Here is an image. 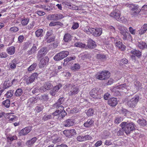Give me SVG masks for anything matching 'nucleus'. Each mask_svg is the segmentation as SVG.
I'll return each instance as SVG.
<instances>
[{"label":"nucleus","mask_w":147,"mask_h":147,"mask_svg":"<svg viewBox=\"0 0 147 147\" xmlns=\"http://www.w3.org/2000/svg\"><path fill=\"white\" fill-rule=\"evenodd\" d=\"M84 141L90 140L92 139V137L89 135H86L84 136Z\"/></svg>","instance_id":"obj_61"},{"label":"nucleus","mask_w":147,"mask_h":147,"mask_svg":"<svg viewBox=\"0 0 147 147\" xmlns=\"http://www.w3.org/2000/svg\"><path fill=\"white\" fill-rule=\"evenodd\" d=\"M124 123L125 133L127 134H129L131 131L135 130V125L133 122L127 123L125 122H122Z\"/></svg>","instance_id":"obj_3"},{"label":"nucleus","mask_w":147,"mask_h":147,"mask_svg":"<svg viewBox=\"0 0 147 147\" xmlns=\"http://www.w3.org/2000/svg\"><path fill=\"white\" fill-rule=\"evenodd\" d=\"M138 123L141 126H145L147 124L146 120L144 119H139L138 121Z\"/></svg>","instance_id":"obj_35"},{"label":"nucleus","mask_w":147,"mask_h":147,"mask_svg":"<svg viewBox=\"0 0 147 147\" xmlns=\"http://www.w3.org/2000/svg\"><path fill=\"white\" fill-rule=\"evenodd\" d=\"M37 46L38 45L37 44H33L31 49L28 51V54L29 55H31L34 53L37 49Z\"/></svg>","instance_id":"obj_25"},{"label":"nucleus","mask_w":147,"mask_h":147,"mask_svg":"<svg viewBox=\"0 0 147 147\" xmlns=\"http://www.w3.org/2000/svg\"><path fill=\"white\" fill-rule=\"evenodd\" d=\"M3 88L6 89L11 86V84H9V83L7 82H5L3 84Z\"/></svg>","instance_id":"obj_58"},{"label":"nucleus","mask_w":147,"mask_h":147,"mask_svg":"<svg viewBox=\"0 0 147 147\" xmlns=\"http://www.w3.org/2000/svg\"><path fill=\"white\" fill-rule=\"evenodd\" d=\"M131 53L138 57H140L142 55L141 52L135 49L132 50L131 51Z\"/></svg>","instance_id":"obj_24"},{"label":"nucleus","mask_w":147,"mask_h":147,"mask_svg":"<svg viewBox=\"0 0 147 147\" xmlns=\"http://www.w3.org/2000/svg\"><path fill=\"white\" fill-rule=\"evenodd\" d=\"M71 69L75 71L78 70L80 68V65L78 63H75L71 67Z\"/></svg>","instance_id":"obj_36"},{"label":"nucleus","mask_w":147,"mask_h":147,"mask_svg":"<svg viewBox=\"0 0 147 147\" xmlns=\"http://www.w3.org/2000/svg\"><path fill=\"white\" fill-rule=\"evenodd\" d=\"M43 32V30L42 29H38L35 32L36 36L37 37L42 36V32Z\"/></svg>","instance_id":"obj_33"},{"label":"nucleus","mask_w":147,"mask_h":147,"mask_svg":"<svg viewBox=\"0 0 147 147\" xmlns=\"http://www.w3.org/2000/svg\"><path fill=\"white\" fill-rule=\"evenodd\" d=\"M108 104L111 106L114 107L117 104V99L116 98H112L108 100Z\"/></svg>","instance_id":"obj_17"},{"label":"nucleus","mask_w":147,"mask_h":147,"mask_svg":"<svg viewBox=\"0 0 147 147\" xmlns=\"http://www.w3.org/2000/svg\"><path fill=\"white\" fill-rule=\"evenodd\" d=\"M14 91L11 90L7 92V93L4 95V96L6 98H10L14 94Z\"/></svg>","instance_id":"obj_29"},{"label":"nucleus","mask_w":147,"mask_h":147,"mask_svg":"<svg viewBox=\"0 0 147 147\" xmlns=\"http://www.w3.org/2000/svg\"><path fill=\"white\" fill-rule=\"evenodd\" d=\"M118 28L120 31V33L122 35V38L124 40L131 39V36L127 32L128 30L127 28L120 25L118 26Z\"/></svg>","instance_id":"obj_1"},{"label":"nucleus","mask_w":147,"mask_h":147,"mask_svg":"<svg viewBox=\"0 0 147 147\" xmlns=\"http://www.w3.org/2000/svg\"><path fill=\"white\" fill-rule=\"evenodd\" d=\"M23 92V90L21 88H18L15 93V95L16 97L20 96Z\"/></svg>","instance_id":"obj_30"},{"label":"nucleus","mask_w":147,"mask_h":147,"mask_svg":"<svg viewBox=\"0 0 147 147\" xmlns=\"http://www.w3.org/2000/svg\"><path fill=\"white\" fill-rule=\"evenodd\" d=\"M137 47L140 49L144 50L147 49V44L145 42L141 41L138 42Z\"/></svg>","instance_id":"obj_15"},{"label":"nucleus","mask_w":147,"mask_h":147,"mask_svg":"<svg viewBox=\"0 0 147 147\" xmlns=\"http://www.w3.org/2000/svg\"><path fill=\"white\" fill-rule=\"evenodd\" d=\"M5 134L7 136V139L11 141H12L14 140H16L17 139V137L16 135H14L12 136H8V135L7 134V133L6 132L5 133Z\"/></svg>","instance_id":"obj_44"},{"label":"nucleus","mask_w":147,"mask_h":147,"mask_svg":"<svg viewBox=\"0 0 147 147\" xmlns=\"http://www.w3.org/2000/svg\"><path fill=\"white\" fill-rule=\"evenodd\" d=\"M94 110L92 108H90L86 112V113L88 116L92 115L94 113Z\"/></svg>","instance_id":"obj_45"},{"label":"nucleus","mask_w":147,"mask_h":147,"mask_svg":"<svg viewBox=\"0 0 147 147\" xmlns=\"http://www.w3.org/2000/svg\"><path fill=\"white\" fill-rule=\"evenodd\" d=\"M43 108V106H37L36 107L35 109L37 112L39 113L42 111Z\"/></svg>","instance_id":"obj_55"},{"label":"nucleus","mask_w":147,"mask_h":147,"mask_svg":"<svg viewBox=\"0 0 147 147\" xmlns=\"http://www.w3.org/2000/svg\"><path fill=\"white\" fill-rule=\"evenodd\" d=\"M141 10L131 12V14L133 17L136 18L137 17L138 14L140 13Z\"/></svg>","instance_id":"obj_43"},{"label":"nucleus","mask_w":147,"mask_h":147,"mask_svg":"<svg viewBox=\"0 0 147 147\" xmlns=\"http://www.w3.org/2000/svg\"><path fill=\"white\" fill-rule=\"evenodd\" d=\"M88 34H91L96 37L100 36L102 34V29L100 28H87L85 29Z\"/></svg>","instance_id":"obj_2"},{"label":"nucleus","mask_w":147,"mask_h":147,"mask_svg":"<svg viewBox=\"0 0 147 147\" xmlns=\"http://www.w3.org/2000/svg\"><path fill=\"white\" fill-rule=\"evenodd\" d=\"M70 90V92L69 93L70 95H73L77 94L79 91L78 87L75 86H73Z\"/></svg>","instance_id":"obj_19"},{"label":"nucleus","mask_w":147,"mask_h":147,"mask_svg":"<svg viewBox=\"0 0 147 147\" xmlns=\"http://www.w3.org/2000/svg\"><path fill=\"white\" fill-rule=\"evenodd\" d=\"M28 22L29 19L28 18H24L22 20L21 23L22 25L25 26L27 24Z\"/></svg>","instance_id":"obj_51"},{"label":"nucleus","mask_w":147,"mask_h":147,"mask_svg":"<svg viewBox=\"0 0 147 147\" xmlns=\"http://www.w3.org/2000/svg\"><path fill=\"white\" fill-rule=\"evenodd\" d=\"M36 140L37 138L36 137H34L30 140L27 141L26 142V144L28 147H30L33 145Z\"/></svg>","instance_id":"obj_22"},{"label":"nucleus","mask_w":147,"mask_h":147,"mask_svg":"<svg viewBox=\"0 0 147 147\" xmlns=\"http://www.w3.org/2000/svg\"><path fill=\"white\" fill-rule=\"evenodd\" d=\"M16 60L14 59L9 63L10 67L11 69H14L16 67Z\"/></svg>","instance_id":"obj_37"},{"label":"nucleus","mask_w":147,"mask_h":147,"mask_svg":"<svg viewBox=\"0 0 147 147\" xmlns=\"http://www.w3.org/2000/svg\"><path fill=\"white\" fill-rule=\"evenodd\" d=\"M10 30L12 32H16L18 30V28L16 27H13L10 28Z\"/></svg>","instance_id":"obj_57"},{"label":"nucleus","mask_w":147,"mask_h":147,"mask_svg":"<svg viewBox=\"0 0 147 147\" xmlns=\"http://www.w3.org/2000/svg\"><path fill=\"white\" fill-rule=\"evenodd\" d=\"M56 102L53 105V107L54 108L57 109H59L60 110H63L64 107L63 106L61 105L60 104Z\"/></svg>","instance_id":"obj_40"},{"label":"nucleus","mask_w":147,"mask_h":147,"mask_svg":"<svg viewBox=\"0 0 147 147\" xmlns=\"http://www.w3.org/2000/svg\"><path fill=\"white\" fill-rule=\"evenodd\" d=\"M56 102L53 105V107L54 108L57 109H59L60 110H63L64 107L63 106L61 105L60 104Z\"/></svg>","instance_id":"obj_41"},{"label":"nucleus","mask_w":147,"mask_h":147,"mask_svg":"<svg viewBox=\"0 0 147 147\" xmlns=\"http://www.w3.org/2000/svg\"><path fill=\"white\" fill-rule=\"evenodd\" d=\"M38 76V74L36 73H34L32 74L26 80V83L28 84L33 82L36 78Z\"/></svg>","instance_id":"obj_12"},{"label":"nucleus","mask_w":147,"mask_h":147,"mask_svg":"<svg viewBox=\"0 0 147 147\" xmlns=\"http://www.w3.org/2000/svg\"><path fill=\"white\" fill-rule=\"evenodd\" d=\"M48 52L47 48L46 47L42 48L38 51L37 54V57L39 59L46 55Z\"/></svg>","instance_id":"obj_9"},{"label":"nucleus","mask_w":147,"mask_h":147,"mask_svg":"<svg viewBox=\"0 0 147 147\" xmlns=\"http://www.w3.org/2000/svg\"><path fill=\"white\" fill-rule=\"evenodd\" d=\"M7 52L8 54L10 55L13 54L15 51V48L13 46H11L8 47L7 49Z\"/></svg>","instance_id":"obj_26"},{"label":"nucleus","mask_w":147,"mask_h":147,"mask_svg":"<svg viewBox=\"0 0 147 147\" xmlns=\"http://www.w3.org/2000/svg\"><path fill=\"white\" fill-rule=\"evenodd\" d=\"M53 31L52 30H49L47 31L45 36L46 39H48L50 36H54L53 35Z\"/></svg>","instance_id":"obj_48"},{"label":"nucleus","mask_w":147,"mask_h":147,"mask_svg":"<svg viewBox=\"0 0 147 147\" xmlns=\"http://www.w3.org/2000/svg\"><path fill=\"white\" fill-rule=\"evenodd\" d=\"M40 99L43 101H46L48 99V96L46 94H43L40 97Z\"/></svg>","instance_id":"obj_54"},{"label":"nucleus","mask_w":147,"mask_h":147,"mask_svg":"<svg viewBox=\"0 0 147 147\" xmlns=\"http://www.w3.org/2000/svg\"><path fill=\"white\" fill-rule=\"evenodd\" d=\"M126 89H127L126 84H123L114 87L112 89V91L115 92H117L118 94H119L120 92H125Z\"/></svg>","instance_id":"obj_7"},{"label":"nucleus","mask_w":147,"mask_h":147,"mask_svg":"<svg viewBox=\"0 0 147 147\" xmlns=\"http://www.w3.org/2000/svg\"><path fill=\"white\" fill-rule=\"evenodd\" d=\"M53 68V69H52L51 70H50L49 72L50 76L51 77L55 76L57 75V70L56 67H54Z\"/></svg>","instance_id":"obj_32"},{"label":"nucleus","mask_w":147,"mask_h":147,"mask_svg":"<svg viewBox=\"0 0 147 147\" xmlns=\"http://www.w3.org/2000/svg\"><path fill=\"white\" fill-rule=\"evenodd\" d=\"M69 55V52L66 51H63L56 55L53 57L54 59L56 61L60 60L67 57Z\"/></svg>","instance_id":"obj_6"},{"label":"nucleus","mask_w":147,"mask_h":147,"mask_svg":"<svg viewBox=\"0 0 147 147\" xmlns=\"http://www.w3.org/2000/svg\"><path fill=\"white\" fill-rule=\"evenodd\" d=\"M129 7L131 9V11H138L139 10H141L139 8V6L136 5H131L129 6Z\"/></svg>","instance_id":"obj_27"},{"label":"nucleus","mask_w":147,"mask_h":147,"mask_svg":"<svg viewBox=\"0 0 147 147\" xmlns=\"http://www.w3.org/2000/svg\"><path fill=\"white\" fill-rule=\"evenodd\" d=\"M49 19L51 20H56V14L48 16Z\"/></svg>","instance_id":"obj_60"},{"label":"nucleus","mask_w":147,"mask_h":147,"mask_svg":"<svg viewBox=\"0 0 147 147\" xmlns=\"http://www.w3.org/2000/svg\"><path fill=\"white\" fill-rule=\"evenodd\" d=\"M110 73L107 71H102L98 72L96 75L97 79L100 80H105L109 78Z\"/></svg>","instance_id":"obj_4"},{"label":"nucleus","mask_w":147,"mask_h":147,"mask_svg":"<svg viewBox=\"0 0 147 147\" xmlns=\"http://www.w3.org/2000/svg\"><path fill=\"white\" fill-rule=\"evenodd\" d=\"M63 134H72V136L74 134H76V132L74 129H71L69 130H67L64 131L63 132Z\"/></svg>","instance_id":"obj_38"},{"label":"nucleus","mask_w":147,"mask_h":147,"mask_svg":"<svg viewBox=\"0 0 147 147\" xmlns=\"http://www.w3.org/2000/svg\"><path fill=\"white\" fill-rule=\"evenodd\" d=\"M38 90L39 92L42 93L46 91L47 90L44 85L43 86L40 87Z\"/></svg>","instance_id":"obj_62"},{"label":"nucleus","mask_w":147,"mask_h":147,"mask_svg":"<svg viewBox=\"0 0 147 147\" xmlns=\"http://www.w3.org/2000/svg\"><path fill=\"white\" fill-rule=\"evenodd\" d=\"M60 114H61V116L60 117V118H59V119H63V117H65L67 113L64 110H61L60 111Z\"/></svg>","instance_id":"obj_49"},{"label":"nucleus","mask_w":147,"mask_h":147,"mask_svg":"<svg viewBox=\"0 0 147 147\" xmlns=\"http://www.w3.org/2000/svg\"><path fill=\"white\" fill-rule=\"evenodd\" d=\"M94 121L92 119H89L84 123V126L86 127H90L94 125Z\"/></svg>","instance_id":"obj_21"},{"label":"nucleus","mask_w":147,"mask_h":147,"mask_svg":"<svg viewBox=\"0 0 147 147\" xmlns=\"http://www.w3.org/2000/svg\"><path fill=\"white\" fill-rule=\"evenodd\" d=\"M130 32L133 35H135L136 34V30L133 29V28L130 27L129 28Z\"/></svg>","instance_id":"obj_59"},{"label":"nucleus","mask_w":147,"mask_h":147,"mask_svg":"<svg viewBox=\"0 0 147 147\" xmlns=\"http://www.w3.org/2000/svg\"><path fill=\"white\" fill-rule=\"evenodd\" d=\"M90 96L94 98L100 99L102 96L98 88H94L90 92Z\"/></svg>","instance_id":"obj_8"},{"label":"nucleus","mask_w":147,"mask_h":147,"mask_svg":"<svg viewBox=\"0 0 147 147\" xmlns=\"http://www.w3.org/2000/svg\"><path fill=\"white\" fill-rule=\"evenodd\" d=\"M124 123H121L120 125L121 128H120L117 132V135L118 136L123 135L125 132V130L124 128Z\"/></svg>","instance_id":"obj_18"},{"label":"nucleus","mask_w":147,"mask_h":147,"mask_svg":"<svg viewBox=\"0 0 147 147\" xmlns=\"http://www.w3.org/2000/svg\"><path fill=\"white\" fill-rule=\"evenodd\" d=\"M74 45L76 47L81 48H84L86 46V45L85 44L80 42L76 43Z\"/></svg>","instance_id":"obj_46"},{"label":"nucleus","mask_w":147,"mask_h":147,"mask_svg":"<svg viewBox=\"0 0 147 147\" xmlns=\"http://www.w3.org/2000/svg\"><path fill=\"white\" fill-rule=\"evenodd\" d=\"M52 116L51 115H45L42 118V120L44 121H46L49 119H51Z\"/></svg>","instance_id":"obj_50"},{"label":"nucleus","mask_w":147,"mask_h":147,"mask_svg":"<svg viewBox=\"0 0 147 147\" xmlns=\"http://www.w3.org/2000/svg\"><path fill=\"white\" fill-rule=\"evenodd\" d=\"M3 104L6 108H9L10 105V101L9 99H6L2 102Z\"/></svg>","instance_id":"obj_39"},{"label":"nucleus","mask_w":147,"mask_h":147,"mask_svg":"<svg viewBox=\"0 0 147 147\" xmlns=\"http://www.w3.org/2000/svg\"><path fill=\"white\" fill-rule=\"evenodd\" d=\"M64 101V98L63 97H61L58 100L57 102L61 105L63 104Z\"/></svg>","instance_id":"obj_63"},{"label":"nucleus","mask_w":147,"mask_h":147,"mask_svg":"<svg viewBox=\"0 0 147 147\" xmlns=\"http://www.w3.org/2000/svg\"><path fill=\"white\" fill-rule=\"evenodd\" d=\"M45 87L46 88L47 90H50L52 88L53 86L52 84L49 82H46L44 84Z\"/></svg>","instance_id":"obj_34"},{"label":"nucleus","mask_w":147,"mask_h":147,"mask_svg":"<svg viewBox=\"0 0 147 147\" xmlns=\"http://www.w3.org/2000/svg\"><path fill=\"white\" fill-rule=\"evenodd\" d=\"M147 30V24H144L138 31L140 35H142L145 33Z\"/></svg>","instance_id":"obj_20"},{"label":"nucleus","mask_w":147,"mask_h":147,"mask_svg":"<svg viewBox=\"0 0 147 147\" xmlns=\"http://www.w3.org/2000/svg\"><path fill=\"white\" fill-rule=\"evenodd\" d=\"M38 98L36 97H32L29 98L27 102V103L29 105H32L37 102Z\"/></svg>","instance_id":"obj_28"},{"label":"nucleus","mask_w":147,"mask_h":147,"mask_svg":"<svg viewBox=\"0 0 147 147\" xmlns=\"http://www.w3.org/2000/svg\"><path fill=\"white\" fill-rule=\"evenodd\" d=\"M96 58L97 59L101 60H104L106 59V56L103 54H97L96 56Z\"/></svg>","instance_id":"obj_42"},{"label":"nucleus","mask_w":147,"mask_h":147,"mask_svg":"<svg viewBox=\"0 0 147 147\" xmlns=\"http://www.w3.org/2000/svg\"><path fill=\"white\" fill-rule=\"evenodd\" d=\"M111 16L115 18L117 21L121 20L120 18V12L118 9H116L112 11L110 14Z\"/></svg>","instance_id":"obj_10"},{"label":"nucleus","mask_w":147,"mask_h":147,"mask_svg":"<svg viewBox=\"0 0 147 147\" xmlns=\"http://www.w3.org/2000/svg\"><path fill=\"white\" fill-rule=\"evenodd\" d=\"M71 35L67 33L65 34L63 38V40L65 42H68L71 40Z\"/></svg>","instance_id":"obj_31"},{"label":"nucleus","mask_w":147,"mask_h":147,"mask_svg":"<svg viewBox=\"0 0 147 147\" xmlns=\"http://www.w3.org/2000/svg\"><path fill=\"white\" fill-rule=\"evenodd\" d=\"M139 96H136L134 97L128 101L126 103V105L129 107L133 108L135 107L138 101Z\"/></svg>","instance_id":"obj_5"},{"label":"nucleus","mask_w":147,"mask_h":147,"mask_svg":"<svg viewBox=\"0 0 147 147\" xmlns=\"http://www.w3.org/2000/svg\"><path fill=\"white\" fill-rule=\"evenodd\" d=\"M87 46L90 49H93L96 47V45L95 42L92 40H90L88 42Z\"/></svg>","instance_id":"obj_23"},{"label":"nucleus","mask_w":147,"mask_h":147,"mask_svg":"<svg viewBox=\"0 0 147 147\" xmlns=\"http://www.w3.org/2000/svg\"><path fill=\"white\" fill-rule=\"evenodd\" d=\"M79 27V24L78 23L74 22L72 28L74 30L77 29Z\"/></svg>","instance_id":"obj_64"},{"label":"nucleus","mask_w":147,"mask_h":147,"mask_svg":"<svg viewBox=\"0 0 147 147\" xmlns=\"http://www.w3.org/2000/svg\"><path fill=\"white\" fill-rule=\"evenodd\" d=\"M117 37H116V39H115L114 40L115 45L119 48L120 50L122 51H124L125 48V46L119 40H117Z\"/></svg>","instance_id":"obj_11"},{"label":"nucleus","mask_w":147,"mask_h":147,"mask_svg":"<svg viewBox=\"0 0 147 147\" xmlns=\"http://www.w3.org/2000/svg\"><path fill=\"white\" fill-rule=\"evenodd\" d=\"M56 20H58L64 18V16L62 14H56Z\"/></svg>","instance_id":"obj_53"},{"label":"nucleus","mask_w":147,"mask_h":147,"mask_svg":"<svg viewBox=\"0 0 147 147\" xmlns=\"http://www.w3.org/2000/svg\"><path fill=\"white\" fill-rule=\"evenodd\" d=\"M49 59L48 57H45L42 59L39 64V66L40 68L44 67L49 61Z\"/></svg>","instance_id":"obj_14"},{"label":"nucleus","mask_w":147,"mask_h":147,"mask_svg":"<svg viewBox=\"0 0 147 147\" xmlns=\"http://www.w3.org/2000/svg\"><path fill=\"white\" fill-rule=\"evenodd\" d=\"M74 125V122L71 119H67L63 122V125L65 127H69Z\"/></svg>","instance_id":"obj_16"},{"label":"nucleus","mask_w":147,"mask_h":147,"mask_svg":"<svg viewBox=\"0 0 147 147\" xmlns=\"http://www.w3.org/2000/svg\"><path fill=\"white\" fill-rule=\"evenodd\" d=\"M84 136L82 135H79L76 138L77 140L79 142L84 141Z\"/></svg>","instance_id":"obj_56"},{"label":"nucleus","mask_w":147,"mask_h":147,"mask_svg":"<svg viewBox=\"0 0 147 147\" xmlns=\"http://www.w3.org/2000/svg\"><path fill=\"white\" fill-rule=\"evenodd\" d=\"M32 130L31 127H27L21 129L19 133L20 136H25L29 133Z\"/></svg>","instance_id":"obj_13"},{"label":"nucleus","mask_w":147,"mask_h":147,"mask_svg":"<svg viewBox=\"0 0 147 147\" xmlns=\"http://www.w3.org/2000/svg\"><path fill=\"white\" fill-rule=\"evenodd\" d=\"M37 65L36 63H33L28 67V71H31L35 69Z\"/></svg>","instance_id":"obj_47"},{"label":"nucleus","mask_w":147,"mask_h":147,"mask_svg":"<svg viewBox=\"0 0 147 147\" xmlns=\"http://www.w3.org/2000/svg\"><path fill=\"white\" fill-rule=\"evenodd\" d=\"M123 121V118L121 117H116L115 122L116 123L118 124Z\"/></svg>","instance_id":"obj_52"}]
</instances>
